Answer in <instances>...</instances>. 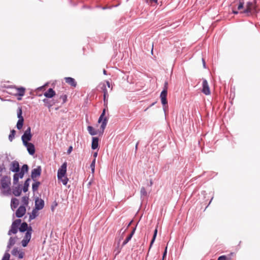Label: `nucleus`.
I'll use <instances>...</instances> for the list:
<instances>
[{"instance_id":"1","label":"nucleus","mask_w":260,"mask_h":260,"mask_svg":"<svg viewBox=\"0 0 260 260\" xmlns=\"http://www.w3.org/2000/svg\"><path fill=\"white\" fill-rule=\"evenodd\" d=\"M1 187L2 189H4V193L5 194H10L11 192V188L10 185L11 184V178L8 176H3L1 180Z\"/></svg>"},{"instance_id":"2","label":"nucleus","mask_w":260,"mask_h":260,"mask_svg":"<svg viewBox=\"0 0 260 260\" xmlns=\"http://www.w3.org/2000/svg\"><path fill=\"white\" fill-rule=\"evenodd\" d=\"M108 109V107L106 108L105 107V108L103 110L102 113L101 114L99 119H98V122L101 123L102 122V124L100 126V134H103L104 130L106 127L107 122H108V118L107 117H105L106 112V110Z\"/></svg>"},{"instance_id":"3","label":"nucleus","mask_w":260,"mask_h":260,"mask_svg":"<svg viewBox=\"0 0 260 260\" xmlns=\"http://www.w3.org/2000/svg\"><path fill=\"white\" fill-rule=\"evenodd\" d=\"M256 11V5L255 3L248 2L246 3V9L240 13H244L247 16H250L253 13Z\"/></svg>"},{"instance_id":"4","label":"nucleus","mask_w":260,"mask_h":260,"mask_svg":"<svg viewBox=\"0 0 260 260\" xmlns=\"http://www.w3.org/2000/svg\"><path fill=\"white\" fill-rule=\"evenodd\" d=\"M32 136V135L31 133V127L28 126L21 136V140L23 144L29 143V141L31 140Z\"/></svg>"},{"instance_id":"5","label":"nucleus","mask_w":260,"mask_h":260,"mask_svg":"<svg viewBox=\"0 0 260 260\" xmlns=\"http://www.w3.org/2000/svg\"><path fill=\"white\" fill-rule=\"evenodd\" d=\"M42 173V168L40 166H37L36 168L33 169L31 172V178L32 181L37 180V178L40 177Z\"/></svg>"},{"instance_id":"6","label":"nucleus","mask_w":260,"mask_h":260,"mask_svg":"<svg viewBox=\"0 0 260 260\" xmlns=\"http://www.w3.org/2000/svg\"><path fill=\"white\" fill-rule=\"evenodd\" d=\"M168 93V90L165 89H163L160 94V98L161 100V103L163 106V109L165 112H166V105L168 104V101L167 99V96Z\"/></svg>"},{"instance_id":"7","label":"nucleus","mask_w":260,"mask_h":260,"mask_svg":"<svg viewBox=\"0 0 260 260\" xmlns=\"http://www.w3.org/2000/svg\"><path fill=\"white\" fill-rule=\"evenodd\" d=\"M67 164L66 162H63L57 171V179H59L67 175Z\"/></svg>"},{"instance_id":"8","label":"nucleus","mask_w":260,"mask_h":260,"mask_svg":"<svg viewBox=\"0 0 260 260\" xmlns=\"http://www.w3.org/2000/svg\"><path fill=\"white\" fill-rule=\"evenodd\" d=\"M43 102L44 103L45 106L47 107L48 108H50L53 105H55L56 103H59L58 99L55 96L54 98L49 100L48 99H44L43 100Z\"/></svg>"},{"instance_id":"9","label":"nucleus","mask_w":260,"mask_h":260,"mask_svg":"<svg viewBox=\"0 0 260 260\" xmlns=\"http://www.w3.org/2000/svg\"><path fill=\"white\" fill-rule=\"evenodd\" d=\"M102 89L103 92V100H104V105L105 107L107 108V105L108 102V98L109 94L108 92V90L106 88V86L104 84L102 87Z\"/></svg>"},{"instance_id":"10","label":"nucleus","mask_w":260,"mask_h":260,"mask_svg":"<svg viewBox=\"0 0 260 260\" xmlns=\"http://www.w3.org/2000/svg\"><path fill=\"white\" fill-rule=\"evenodd\" d=\"M35 209L36 210H40L44 207V201L43 199L37 197L35 199Z\"/></svg>"},{"instance_id":"11","label":"nucleus","mask_w":260,"mask_h":260,"mask_svg":"<svg viewBox=\"0 0 260 260\" xmlns=\"http://www.w3.org/2000/svg\"><path fill=\"white\" fill-rule=\"evenodd\" d=\"M10 88H14L17 91V93L15 94V95L16 96L18 95L20 96L19 98H18L17 99L18 100H21L22 99L21 97L23 96L25 94V88L23 87H17L16 86H12L10 87Z\"/></svg>"},{"instance_id":"12","label":"nucleus","mask_w":260,"mask_h":260,"mask_svg":"<svg viewBox=\"0 0 260 260\" xmlns=\"http://www.w3.org/2000/svg\"><path fill=\"white\" fill-rule=\"evenodd\" d=\"M202 92L205 95H209L210 94V88L208 85V81L206 79H204L202 83Z\"/></svg>"},{"instance_id":"13","label":"nucleus","mask_w":260,"mask_h":260,"mask_svg":"<svg viewBox=\"0 0 260 260\" xmlns=\"http://www.w3.org/2000/svg\"><path fill=\"white\" fill-rule=\"evenodd\" d=\"M11 254L14 256H17L19 259L23 258L24 255V253L20 251L18 247H14L11 251Z\"/></svg>"},{"instance_id":"14","label":"nucleus","mask_w":260,"mask_h":260,"mask_svg":"<svg viewBox=\"0 0 260 260\" xmlns=\"http://www.w3.org/2000/svg\"><path fill=\"white\" fill-rule=\"evenodd\" d=\"M23 145L26 147L28 153L32 155L35 153V145L31 143H27L24 144Z\"/></svg>"},{"instance_id":"15","label":"nucleus","mask_w":260,"mask_h":260,"mask_svg":"<svg viewBox=\"0 0 260 260\" xmlns=\"http://www.w3.org/2000/svg\"><path fill=\"white\" fill-rule=\"evenodd\" d=\"M25 207L24 206H20L16 211V216L18 218H21L25 214Z\"/></svg>"},{"instance_id":"16","label":"nucleus","mask_w":260,"mask_h":260,"mask_svg":"<svg viewBox=\"0 0 260 260\" xmlns=\"http://www.w3.org/2000/svg\"><path fill=\"white\" fill-rule=\"evenodd\" d=\"M10 170L15 173L20 171L19 165L17 161L14 160L12 162Z\"/></svg>"},{"instance_id":"17","label":"nucleus","mask_w":260,"mask_h":260,"mask_svg":"<svg viewBox=\"0 0 260 260\" xmlns=\"http://www.w3.org/2000/svg\"><path fill=\"white\" fill-rule=\"evenodd\" d=\"M56 95L55 91L51 88H50L44 93V95L46 98V99H51L55 96Z\"/></svg>"},{"instance_id":"18","label":"nucleus","mask_w":260,"mask_h":260,"mask_svg":"<svg viewBox=\"0 0 260 260\" xmlns=\"http://www.w3.org/2000/svg\"><path fill=\"white\" fill-rule=\"evenodd\" d=\"M22 192L21 185L18 184L17 186L14 187L13 188L12 193L16 197H19L20 196Z\"/></svg>"},{"instance_id":"19","label":"nucleus","mask_w":260,"mask_h":260,"mask_svg":"<svg viewBox=\"0 0 260 260\" xmlns=\"http://www.w3.org/2000/svg\"><path fill=\"white\" fill-rule=\"evenodd\" d=\"M17 239V237H11L8 243L6 249L10 250L11 247L13 246L15 244Z\"/></svg>"},{"instance_id":"20","label":"nucleus","mask_w":260,"mask_h":260,"mask_svg":"<svg viewBox=\"0 0 260 260\" xmlns=\"http://www.w3.org/2000/svg\"><path fill=\"white\" fill-rule=\"evenodd\" d=\"M64 80L66 83L70 85L73 87H76L77 86V82L75 79L72 77H65Z\"/></svg>"},{"instance_id":"21","label":"nucleus","mask_w":260,"mask_h":260,"mask_svg":"<svg viewBox=\"0 0 260 260\" xmlns=\"http://www.w3.org/2000/svg\"><path fill=\"white\" fill-rule=\"evenodd\" d=\"M99 139L98 137H93L92 138L91 149L95 150L99 147Z\"/></svg>"},{"instance_id":"22","label":"nucleus","mask_w":260,"mask_h":260,"mask_svg":"<svg viewBox=\"0 0 260 260\" xmlns=\"http://www.w3.org/2000/svg\"><path fill=\"white\" fill-rule=\"evenodd\" d=\"M29 230V226H28L27 223L25 222H23L20 224V226L19 228V230L20 232H27V230Z\"/></svg>"},{"instance_id":"23","label":"nucleus","mask_w":260,"mask_h":260,"mask_svg":"<svg viewBox=\"0 0 260 260\" xmlns=\"http://www.w3.org/2000/svg\"><path fill=\"white\" fill-rule=\"evenodd\" d=\"M19 204V200L16 198H12L11 201V207L13 210L14 209L17 208Z\"/></svg>"},{"instance_id":"24","label":"nucleus","mask_w":260,"mask_h":260,"mask_svg":"<svg viewBox=\"0 0 260 260\" xmlns=\"http://www.w3.org/2000/svg\"><path fill=\"white\" fill-rule=\"evenodd\" d=\"M234 6L235 7V6H237V10H240L243 8L244 5V2L243 1H235L234 2Z\"/></svg>"},{"instance_id":"25","label":"nucleus","mask_w":260,"mask_h":260,"mask_svg":"<svg viewBox=\"0 0 260 260\" xmlns=\"http://www.w3.org/2000/svg\"><path fill=\"white\" fill-rule=\"evenodd\" d=\"M157 228L155 229L154 231V233H153V237H152V239L151 241V242H150V246H149V250H150V248H151L153 243L154 242L155 240V239H156V236H157ZM149 251H148V252L147 254V257L148 256V254H149Z\"/></svg>"},{"instance_id":"26","label":"nucleus","mask_w":260,"mask_h":260,"mask_svg":"<svg viewBox=\"0 0 260 260\" xmlns=\"http://www.w3.org/2000/svg\"><path fill=\"white\" fill-rule=\"evenodd\" d=\"M33 181L34 183L32 184V190L35 192L38 189L39 186L41 184V182L37 180Z\"/></svg>"},{"instance_id":"27","label":"nucleus","mask_w":260,"mask_h":260,"mask_svg":"<svg viewBox=\"0 0 260 260\" xmlns=\"http://www.w3.org/2000/svg\"><path fill=\"white\" fill-rule=\"evenodd\" d=\"M30 181V179L29 178H27L24 182L23 187L22 188L24 192H26L28 191V187L29 186V181Z\"/></svg>"},{"instance_id":"28","label":"nucleus","mask_w":260,"mask_h":260,"mask_svg":"<svg viewBox=\"0 0 260 260\" xmlns=\"http://www.w3.org/2000/svg\"><path fill=\"white\" fill-rule=\"evenodd\" d=\"M31 232L32 228L29 226V230H27V232H26L24 239L27 240L28 241H30L31 236Z\"/></svg>"},{"instance_id":"29","label":"nucleus","mask_w":260,"mask_h":260,"mask_svg":"<svg viewBox=\"0 0 260 260\" xmlns=\"http://www.w3.org/2000/svg\"><path fill=\"white\" fill-rule=\"evenodd\" d=\"M18 229H18L17 228H16L15 226H13L12 225H11V228L9 230V231H8V235L10 236L12 234H16L17 233V232H18Z\"/></svg>"},{"instance_id":"30","label":"nucleus","mask_w":260,"mask_h":260,"mask_svg":"<svg viewBox=\"0 0 260 260\" xmlns=\"http://www.w3.org/2000/svg\"><path fill=\"white\" fill-rule=\"evenodd\" d=\"M87 131L91 136H94L98 133L97 131L92 126H88Z\"/></svg>"},{"instance_id":"31","label":"nucleus","mask_w":260,"mask_h":260,"mask_svg":"<svg viewBox=\"0 0 260 260\" xmlns=\"http://www.w3.org/2000/svg\"><path fill=\"white\" fill-rule=\"evenodd\" d=\"M56 98L58 99V100L59 99L62 100V103H61L62 104H63L65 103H66V102L67 101V95L64 94H62L59 95V96H58V95H57Z\"/></svg>"},{"instance_id":"32","label":"nucleus","mask_w":260,"mask_h":260,"mask_svg":"<svg viewBox=\"0 0 260 260\" xmlns=\"http://www.w3.org/2000/svg\"><path fill=\"white\" fill-rule=\"evenodd\" d=\"M58 180L60 181V182H61L63 184V185H66L67 184V183H68L69 179H68V177L67 176V175H66L65 176H64L62 178L58 179Z\"/></svg>"},{"instance_id":"33","label":"nucleus","mask_w":260,"mask_h":260,"mask_svg":"<svg viewBox=\"0 0 260 260\" xmlns=\"http://www.w3.org/2000/svg\"><path fill=\"white\" fill-rule=\"evenodd\" d=\"M24 123V120H18L17 124H16V127L18 130H20L22 129V126L23 125Z\"/></svg>"},{"instance_id":"34","label":"nucleus","mask_w":260,"mask_h":260,"mask_svg":"<svg viewBox=\"0 0 260 260\" xmlns=\"http://www.w3.org/2000/svg\"><path fill=\"white\" fill-rule=\"evenodd\" d=\"M22 111L21 107H19L17 110V117L18 120H24V118L22 115Z\"/></svg>"},{"instance_id":"35","label":"nucleus","mask_w":260,"mask_h":260,"mask_svg":"<svg viewBox=\"0 0 260 260\" xmlns=\"http://www.w3.org/2000/svg\"><path fill=\"white\" fill-rule=\"evenodd\" d=\"M16 131L14 129H12L10 131V134L9 136V140L10 142H12L14 139Z\"/></svg>"},{"instance_id":"36","label":"nucleus","mask_w":260,"mask_h":260,"mask_svg":"<svg viewBox=\"0 0 260 260\" xmlns=\"http://www.w3.org/2000/svg\"><path fill=\"white\" fill-rule=\"evenodd\" d=\"M9 251L10 250L6 249L2 260H9L10 259V254L9 253Z\"/></svg>"},{"instance_id":"37","label":"nucleus","mask_w":260,"mask_h":260,"mask_svg":"<svg viewBox=\"0 0 260 260\" xmlns=\"http://www.w3.org/2000/svg\"><path fill=\"white\" fill-rule=\"evenodd\" d=\"M21 222V219H16L12 222V225L13 226H15V227L17 228L18 229H19V228H18V227L20 225Z\"/></svg>"},{"instance_id":"38","label":"nucleus","mask_w":260,"mask_h":260,"mask_svg":"<svg viewBox=\"0 0 260 260\" xmlns=\"http://www.w3.org/2000/svg\"><path fill=\"white\" fill-rule=\"evenodd\" d=\"M28 197L27 196H24L22 198V202L23 203L22 206H27L28 204Z\"/></svg>"},{"instance_id":"39","label":"nucleus","mask_w":260,"mask_h":260,"mask_svg":"<svg viewBox=\"0 0 260 260\" xmlns=\"http://www.w3.org/2000/svg\"><path fill=\"white\" fill-rule=\"evenodd\" d=\"M36 209H33L31 213L29 216V220L31 221V220L35 219L36 217L37 216V213L36 211Z\"/></svg>"},{"instance_id":"40","label":"nucleus","mask_w":260,"mask_h":260,"mask_svg":"<svg viewBox=\"0 0 260 260\" xmlns=\"http://www.w3.org/2000/svg\"><path fill=\"white\" fill-rule=\"evenodd\" d=\"M21 172L24 173V174L25 173H27L28 171V166L27 165L24 164L22 166L21 170Z\"/></svg>"},{"instance_id":"41","label":"nucleus","mask_w":260,"mask_h":260,"mask_svg":"<svg viewBox=\"0 0 260 260\" xmlns=\"http://www.w3.org/2000/svg\"><path fill=\"white\" fill-rule=\"evenodd\" d=\"M21 172L24 173V174L25 173H27L28 171V166L27 165L24 164L22 166L21 170Z\"/></svg>"},{"instance_id":"42","label":"nucleus","mask_w":260,"mask_h":260,"mask_svg":"<svg viewBox=\"0 0 260 260\" xmlns=\"http://www.w3.org/2000/svg\"><path fill=\"white\" fill-rule=\"evenodd\" d=\"M95 159H93L91 162V163L90 164V168L91 169V172L92 173H93L94 172V170H95Z\"/></svg>"},{"instance_id":"43","label":"nucleus","mask_w":260,"mask_h":260,"mask_svg":"<svg viewBox=\"0 0 260 260\" xmlns=\"http://www.w3.org/2000/svg\"><path fill=\"white\" fill-rule=\"evenodd\" d=\"M19 178L17 176V174H16V173L14 174V175L13 176V184H17L18 183Z\"/></svg>"},{"instance_id":"44","label":"nucleus","mask_w":260,"mask_h":260,"mask_svg":"<svg viewBox=\"0 0 260 260\" xmlns=\"http://www.w3.org/2000/svg\"><path fill=\"white\" fill-rule=\"evenodd\" d=\"M158 0H145L146 3L149 5H152L153 4H157Z\"/></svg>"},{"instance_id":"45","label":"nucleus","mask_w":260,"mask_h":260,"mask_svg":"<svg viewBox=\"0 0 260 260\" xmlns=\"http://www.w3.org/2000/svg\"><path fill=\"white\" fill-rule=\"evenodd\" d=\"M140 192H141V197L142 196L145 197V196H146L147 194V191L144 187H142L141 188Z\"/></svg>"},{"instance_id":"46","label":"nucleus","mask_w":260,"mask_h":260,"mask_svg":"<svg viewBox=\"0 0 260 260\" xmlns=\"http://www.w3.org/2000/svg\"><path fill=\"white\" fill-rule=\"evenodd\" d=\"M131 240L130 237L127 236L122 244V246L125 245Z\"/></svg>"},{"instance_id":"47","label":"nucleus","mask_w":260,"mask_h":260,"mask_svg":"<svg viewBox=\"0 0 260 260\" xmlns=\"http://www.w3.org/2000/svg\"><path fill=\"white\" fill-rule=\"evenodd\" d=\"M29 241H28L27 240L23 239L21 241L22 245L23 247H26Z\"/></svg>"},{"instance_id":"48","label":"nucleus","mask_w":260,"mask_h":260,"mask_svg":"<svg viewBox=\"0 0 260 260\" xmlns=\"http://www.w3.org/2000/svg\"><path fill=\"white\" fill-rule=\"evenodd\" d=\"M16 174H17V176L20 179H22L24 175V173L20 171L18 173H16Z\"/></svg>"},{"instance_id":"49","label":"nucleus","mask_w":260,"mask_h":260,"mask_svg":"<svg viewBox=\"0 0 260 260\" xmlns=\"http://www.w3.org/2000/svg\"><path fill=\"white\" fill-rule=\"evenodd\" d=\"M120 251H121V249H120L119 248V246H118L114 250V251L115 253V256L116 255H117L120 252Z\"/></svg>"},{"instance_id":"50","label":"nucleus","mask_w":260,"mask_h":260,"mask_svg":"<svg viewBox=\"0 0 260 260\" xmlns=\"http://www.w3.org/2000/svg\"><path fill=\"white\" fill-rule=\"evenodd\" d=\"M227 257L225 255L220 256L218 258V260H226Z\"/></svg>"},{"instance_id":"51","label":"nucleus","mask_w":260,"mask_h":260,"mask_svg":"<svg viewBox=\"0 0 260 260\" xmlns=\"http://www.w3.org/2000/svg\"><path fill=\"white\" fill-rule=\"evenodd\" d=\"M6 168L4 165L3 164L2 165H0V172L2 173L3 171H5Z\"/></svg>"},{"instance_id":"52","label":"nucleus","mask_w":260,"mask_h":260,"mask_svg":"<svg viewBox=\"0 0 260 260\" xmlns=\"http://www.w3.org/2000/svg\"><path fill=\"white\" fill-rule=\"evenodd\" d=\"M232 13L234 14H238L239 13L238 11L236 9L234 6H233L232 8Z\"/></svg>"},{"instance_id":"53","label":"nucleus","mask_w":260,"mask_h":260,"mask_svg":"<svg viewBox=\"0 0 260 260\" xmlns=\"http://www.w3.org/2000/svg\"><path fill=\"white\" fill-rule=\"evenodd\" d=\"M136 228L133 229V231L131 232V234L128 236L130 237L131 239H132L133 236L134 235L135 232Z\"/></svg>"},{"instance_id":"54","label":"nucleus","mask_w":260,"mask_h":260,"mask_svg":"<svg viewBox=\"0 0 260 260\" xmlns=\"http://www.w3.org/2000/svg\"><path fill=\"white\" fill-rule=\"evenodd\" d=\"M136 228L133 229V231L131 232V234L128 236L130 237L131 239H132L133 236L134 235L135 232Z\"/></svg>"},{"instance_id":"55","label":"nucleus","mask_w":260,"mask_h":260,"mask_svg":"<svg viewBox=\"0 0 260 260\" xmlns=\"http://www.w3.org/2000/svg\"><path fill=\"white\" fill-rule=\"evenodd\" d=\"M73 150V147L72 146H70L67 150V153L70 154L72 151Z\"/></svg>"},{"instance_id":"56","label":"nucleus","mask_w":260,"mask_h":260,"mask_svg":"<svg viewBox=\"0 0 260 260\" xmlns=\"http://www.w3.org/2000/svg\"><path fill=\"white\" fill-rule=\"evenodd\" d=\"M106 84L109 88H111V90L112 89V86L111 87V84L109 81H106Z\"/></svg>"},{"instance_id":"57","label":"nucleus","mask_w":260,"mask_h":260,"mask_svg":"<svg viewBox=\"0 0 260 260\" xmlns=\"http://www.w3.org/2000/svg\"><path fill=\"white\" fill-rule=\"evenodd\" d=\"M97 155H98V151L96 152H94L93 154V156L94 157L93 159H95V161H96V158L97 157Z\"/></svg>"},{"instance_id":"58","label":"nucleus","mask_w":260,"mask_h":260,"mask_svg":"<svg viewBox=\"0 0 260 260\" xmlns=\"http://www.w3.org/2000/svg\"><path fill=\"white\" fill-rule=\"evenodd\" d=\"M166 88V90H168V82L166 81L164 84V87L163 89H165Z\"/></svg>"},{"instance_id":"59","label":"nucleus","mask_w":260,"mask_h":260,"mask_svg":"<svg viewBox=\"0 0 260 260\" xmlns=\"http://www.w3.org/2000/svg\"><path fill=\"white\" fill-rule=\"evenodd\" d=\"M203 65L204 68H206V62L204 58H202Z\"/></svg>"},{"instance_id":"60","label":"nucleus","mask_w":260,"mask_h":260,"mask_svg":"<svg viewBox=\"0 0 260 260\" xmlns=\"http://www.w3.org/2000/svg\"><path fill=\"white\" fill-rule=\"evenodd\" d=\"M166 254H167V247L166 248V249L164 252V254H163V256H162V258L164 259V257L166 256Z\"/></svg>"},{"instance_id":"61","label":"nucleus","mask_w":260,"mask_h":260,"mask_svg":"<svg viewBox=\"0 0 260 260\" xmlns=\"http://www.w3.org/2000/svg\"><path fill=\"white\" fill-rule=\"evenodd\" d=\"M132 221H130L128 224H127V225L126 226V228L125 230H124L123 231V233H124V232L125 231V230L129 227V226L131 225V223H132Z\"/></svg>"},{"instance_id":"62","label":"nucleus","mask_w":260,"mask_h":260,"mask_svg":"<svg viewBox=\"0 0 260 260\" xmlns=\"http://www.w3.org/2000/svg\"><path fill=\"white\" fill-rule=\"evenodd\" d=\"M156 102H153V103H152V104L150 105L149 107H152V106H153V105H154L156 104Z\"/></svg>"},{"instance_id":"63","label":"nucleus","mask_w":260,"mask_h":260,"mask_svg":"<svg viewBox=\"0 0 260 260\" xmlns=\"http://www.w3.org/2000/svg\"><path fill=\"white\" fill-rule=\"evenodd\" d=\"M103 73L105 75H107V71L105 69H104V70H103Z\"/></svg>"},{"instance_id":"64","label":"nucleus","mask_w":260,"mask_h":260,"mask_svg":"<svg viewBox=\"0 0 260 260\" xmlns=\"http://www.w3.org/2000/svg\"><path fill=\"white\" fill-rule=\"evenodd\" d=\"M91 184V181H89L88 183V184L87 185L89 187Z\"/></svg>"}]
</instances>
